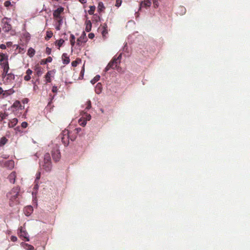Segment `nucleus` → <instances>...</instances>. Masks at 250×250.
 Masks as SVG:
<instances>
[{"mask_svg":"<svg viewBox=\"0 0 250 250\" xmlns=\"http://www.w3.org/2000/svg\"><path fill=\"white\" fill-rule=\"evenodd\" d=\"M20 188L18 187L13 188L7 193L6 196L9 200V206L11 207L20 203Z\"/></svg>","mask_w":250,"mask_h":250,"instance_id":"f257e3e1","label":"nucleus"},{"mask_svg":"<svg viewBox=\"0 0 250 250\" xmlns=\"http://www.w3.org/2000/svg\"><path fill=\"white\" fill-rule=\"evenodd\" d=\"M122 53H120L118 56H114L113 59L108 63L104 69V71L107 72L110 69H114L116 67L118 64L120 62L122 58Z\"/></svg>","mask_w":250,"mask_h":250,"instance_id":"f03ea898","label":"nucleus"},{"mask_svg":"<svg viewBox=\"0 0 250 250\" xmlns=\"http://www.w3.org/2000/svg\"><path fill=\"white\" fill-rule=\"evenodd\" d=\"M42 167L46 172H49L51 169L52 165L51 162V158L50 154L48 153H46L44 156V161Z\"/></svg>","mask_w":250,"mask_h":250,"instance_id":"7ed1b4c3","label":"nucleus"},{"mask_svg":"<svg viewBox=\"0 0 250 250\" xmlns=\"http://www.w3.org/2000/svg\"><path fill=\"white\" fill-rule=\"evenodd\" d=\"M59 137L62 140V143L65 146H67L69 144V130L65 129L62 131L59 135Z\"/></svg>","mask_w":250,"mask_h":250,"instance_id":"20e7f679","label":"nucleus"},{"mask_svg":"<svg viewBox=\"0 0 250 250\" xmlns=\"http://www.w3.org/2000/svg\"><path fill=\"white\" fill-rule=\"evenodd\" d=\"M11 21V19H8L7 18H4L2 19L1 23H2V27L3 30L5 32H8L10 30H11L12 26L10 24V21Z\"/></svg>","mask_w":250,"mask_h":250,"instance_id":"39448f33","label":"nucleus"},{"mask_svg":"<svg viewBox=\"0 0 250 250\" xmlns=\"http://www.w3.org/2000/svg\"><path fill=\"white\" fill-rule=\"evenodd\" d=\"M51 153L53 159L56 162L58 161L61 158V153L58 145H56L53 148Z\"/></svg>","mask_w":250,"mask_h":250,"instance_id":"423d86ee","label":"nucleus"},{"mask_svg":"<svg viewBox=\"0 0 250 250\" xmlns=\"http://www.w3.org/2000/svg\"><path fill=\"white\" fill-rule=\"evenodd\" d=\"M19 235L22 240L24 239L26 241H29V236L23 227H21L19 229Z\"/></svg>","mask_w":250,"mask_h":250,"instance_id":"0eeeda50","label":"nucleus"},{"mask_svg":"<svg viewBox=\"0 0 250 250\" xmlns=\"http://www.w3.org/2000/svg\"><path fill=\"white\" fill-rule=\"evenodd\" d=\"M15 76L13 74L10 73L7 77L3 79V83L8 85L12 83L15 80Z\"/></svg>","mask_w":250,"mask_h":250,"instance_id":"6e6552de","label":"nucleus"},{"mask_svg":"<svg viewBox=\"0 0 250 250\" xmlns=\"http://www.w3.org/2000/svg\"><path fill=\"white\" fill-rule=\"evenodd\" d=\"M63 10H64V8H63V7H62V6H60L57 9L54 10L53 13V16L54 19H58V18L62 17L61 16V14L62 12H63Z\"/></svg>","mask_w":250,"mask_h":250,"instance_id":"1a4fd4ad","label":"nucleus"},{"mask_svg":"<svg viewBox=\"0 0 250 250\" xmlns=\"http://www.w3.org/2000/svg\"><path fill=\"white\" fill-rule=\"evenodd\" d=\"M87 39L85 33L83 31L80 38L77 40V45H80L82 43L86 42Z\"/></svg>","mask_w":250,"mask_h":250,"instance_id":"9d476101","label":"nucleus"},{"mask_svg":"<svg viewBox=\"0 0 250 250\" xmlns=\"http://www.w3.org/2000/svg\"><path fill=\"white\" fill-rule=\"evenodd\" d=\"M63 17L54 19L55 28L59 31L61 29V26L63 23Z\"/></svg>","mask_w":250,"mask_h":250,"instance_id":"9b49d317","label":"nucleus"},{"mask_svg":"<svg viewBox=\"0 0 250 250\" xmlns=\"http://www.w3.org/2000/svg\"><path fill=\"white\" fill-rule=\"evenodd\" d=\"M160 0H153V3L155 8H157L159 6V1ZM151 3V0H144V4L146 6H150Z\"/></svg>","mask_w":250,"mask_h":250,"instance_id":"f8f14e48","label":"nucleus"},{"mask_svg":"<svg viewBox=\"0 0 250 250\" xmlns=\"http://www.w3.org/2000/svg\"><path fill=\"white\" fill-rule=\"evenodd\" d=\"M33 211V207L31 206L26 207L24 209V212L26 216H29Z\"/></svg>","mask_w":250,"mask_h":250,"instance_id":"ddd939ff","label":"nucleus"},{"mask_svg":"<svg viewBox=\"0 0 250 250\" xmlns=\"http://www.w3.org/2000/svg\"><path fill=\"white\" fill-rule=\"evenodd\" d=\"M16 177V172L13 171L9 175L8 179H9V181L11 183L14 184L15 182Z\"/></svg>","mask_w":250,"mask_h":250,"instance_id":"4468645a","label":"nucleus"},{"mask_svg":"<svg viewBox=\"0 0 250 250\" xmlns=\"http://www.w3.org/2000/svg\"><path fill=\"white\" fill-rule=\"evenodd\" d=\"M21 246L26 250H33L34 249L33 246L24 242H21Z\"/></svg>","mask_w":250,"mask_h":250,"instance_id":"2eb2a0df","label":"nucleus"},{"mask_svg":"<svg viewBox=\"0 0 250 250\" xmlns=\"http://www.w3.org/2000/svg\"><path fill=\"white\" fill-rule=\"evenodd\" d=\"M15 92V91L14 90V89L12 88H10L8 90H4V92H3V94L2 95V96L3 97H7L11 95H12V94H13Z\"/></svg>","mask_w":250,"mask_h":250,"instance_id":"dca6fc26","label":"nucleus"},{"mask_svg":"<svg viewBox=\"0 0 250 250\" xmlns=\"http://www.w3.org/2000/svg\"><path fill=\"white\" fill-rule=\"evenodd\" d=\"M62 63L64 64H67L70 62V59L67 56L66 53H63L62 55Z\"/></svg>","mask_w":250,"mask_h":250,"instance_id":"f3484780","label":"nucleus"},{"mask_svg":"<svg viewBox=\"0 0 250 250\" xmlns=\"http://www.w3.org/2000/svg\"><path fill=\"white\" fill-rule=\"evenodd\" d=\"M85 24H86L85 31L87 32H90L91 30V27H92V23H91V21L90 20H87L85 21Z\"/></svg>","mask_w":250,"mask_h":250,"instance_id":"a211bd4d","label":"nucleus"},{"mask_svg":"<svg viewBox=\"0 0 250 250\" xmlns=\"http://www.w3.org/2000/svg\"><path fill=\"white\" fill-rule=\"evenodd\" d=\"M8 55L6 54L0 53V62H4L8 61Z\"/></svg>","mask_w":250,"mask_h":250,"instance_id":"6ab92c4d","label":"nucleus"},{"mask_svg":"<svg viewBox=\"0 0 250 250\" xmlns=\"http://www.w3.org/2000/svg\"><path fill=\"white\" fill-rule=\"evenodd\" d=\"M77 137V134L73 131H69V138L71 141H74Z\"/></svg>","mask_w":250,"mask_h":250,"instance_id":"aec40b11","label":"nucleus"},{"mask_svg":"<svg viewBox=\"0 0 250 250\" xmlns=\"http://www.w3.org/2000/svg\"><path fill=\"white\" fill-rule=\"evenodd\" d=\"M102 84L100 83H98L95 86V92L99 94L102 91Z\"/></svg>","mask_w":250,"mask_h":250,"instance_id":"412c9836","label":"nucleus"},{"mask_svg":"<svg viewBox=\"0 0 250 250\" xmlns=\"http://www.w3.org/2000/svg\"><path fill=\"white\" fill-rule=\"evenodd\" d=\"M51 71H49L47 72V73L45 75L46 83H48L51 82Z\"/></svg>","mask_w":250,"mask_h":250,"instance_id":"4be33fe9","label":"nucleus"},{"mask_svg":"<svg viewBox=\"0 0 250 250\" xmlns=\"http://www.w3.org/2000/svg\"><path fill=\"white\" fill-rule=\"evenodd\" d=\"M52 61V58L51 57H47L46 59L42 60L41 62L42 65H44L47 62H51Z\"/></svg>","mask_w":250,"mask_h":250,"instance_id":"5701e85b","label":"nucleus"},{"mask_svg":"<svg viewBox=\"0 0 250 250\" xmlns=\"http://www.w3.org/2000/svg\"><path fill=\"white\" fill-rule=\"evenodd\" d=\"M5 166L11 169L14 167V163L13 161H8L5 162Z\"/></svg>","mask_w":250,"mask_h":250,"instance_id":"b1692460","label":"nucleus"},{"mask_svg":"<svg viewBox=\"0 0 250 250\" xmlns=\"http://www.w3.org/2000/svg\"><path fill=\"white\" fill-rule=\"evenodd\" d=\"M0 65L3 70L4 69H9L8 61L4 62H1Z\"/></svg>","mask_w":250,"mask_h":250,"instance_id":"393cba45","label":"nucleus"},{"mask_svg":"<svg viewBox=\"0 0 250 250\" xmlns=\"http://www.w3.org/2000/svg\"><path fill=\"white\" fill-rule=\"evenodd\" d=\"M35 51L33 48L30 47L28 49L27 54L30 57H32L35 55Z\"/></svg>","mask_w":250,"mask_h":250,"instance_id":"a878e982","label":"nucleus"},{"mask_svg":"<svg viewBox=\"0 0 250 250\" xmlns=\"http://www.w3.org/2000/svg\"><path fill=\"white\" fill-rule=\"evenodd\" d=\"M104 8V5L102 2H99L98 6V10L99 12L103 11Z\"/></svg>","mask_w":250,"mask_h":250,"instance_id":"bb28decb","label":"nucleus"},{"mask_svg":"<svg viewBox=\"0 0 250 250\" xmlns=\"http://www.w3.org/2000/svg\"><path fill=\"white\" fill-rule=\"evenodd\" d=\"M8 140L5 137L1 138L0 140V146H4L7 142Z\"/></svg>","mask_w":250,"mask_h":250,"instance_id":"cd10ccee","label":"nucleus"},{"mask_svg":"<svg viewBox=\"0 0 250 250\" xmlns=\"http://www.w3.org/2000/svg\"><path fill=\"white\" fill-rule=\"evenodd\" d=\"M100 78V76L99 75H96L93 79L90 81V83L94 84L97 82H98Z\"/></svg>","mask_w":250,"mask_h":250,"instance_id":"c85d7f7f","label":"nucleus"},{"mask_svg":"<svg viewBox=\"0 0 250 250\" xmlns=\"http://www.w3.org/2000/svg\"><path fill=\"white\" fill-rule=\"evenodd\" d=\"M84 120L89 121L91 119V115L89 114L84 113V115H83L82 117Z\"/></svg>","mask_w":250,"mask_h":250,"instance_id":"c756f323","label":"nucleus"},{"mask_svg":"<svg viewBox=\"0 0 250 250\" xmlns=\"http://www.w3.org/2000/svg\"><path fill=\"white\" fill-rule=\"evenodd\" d=\"M86 120H84L83 118L79 120V124L82 126H84L86 124Z\"/></svg>","mask_w":250,"mask_h":250,"instance_id":"7c9ffc66","label":"nucleus"},{"mask_svg":"<svg viewBox=\"0 0 250 250\" xmlns=\"http://www.w3.org/2000/svg\"><path fill=\"white\" fill-rule=\"evenodd\" d=\"M95 6L94 5H91L89 6V10H88V12L89 15H93L95 10Z\"/></svg>","mask_w":250,"mask_h":250,"instance_id":"2f4dec72","label":"nucleus"},{"mask_svg":"<svg viewBox=\"0 0 250 250\" xmlns=\"http://www.w3.org/2000/svg\"><path fill=\"white\" fill-rule=\"evenodd\" d=\"M64 42V41L62 39L56 41V43L59 48L63 44Z\"/></svg>","mask_w":250,"mask_h":250,"instance_id":"473e14b6","label":"nucleus"},{"mask_svg":"<svg viewBox=\"0 0 250 250\" xmlns=\"http://www.w3.org/2000/svg\"><path fill=\"white\" fill-rule=\"evenodd\" d=\"M8 116V114L6 113L0 112V121H2Z\"/></svg>","mask_w":250,"mask_h":250,"instance_id":"72a5a7b5","label":"nucleus"},{"mask_svg":"<svg viewBox=\"0 0 250 250\" xmlns=\"http://www.w3.org/2000/svg\"><path fill=\"white\" fill-rule=\"evenodd\" d=\"M70 43H71V45L73 46L75 43V37L74 36V35L73 34H71V36H70Z\"/></svg>","mask_w":250,"mask_h":250,"instance_id":"f704fd0d","label":"nucleus"},{"mask_svg":"<svg viewBox=\"0 0 250 250\" xmlns=\"http://www.w3.org/2000/svg\"><path fill=\"white\" fill-rule=\"evenodd\" d=\"M53 36V33L51 31H47L46 36L45 37V40H48L50 39Z\"/></svg>","mask_w":250,"mask_h":250,"instance_id":"c9c22d12","label":"nucleus"},{"mask_svg":"<svg viewBox=\"0 0 250 250\" xmlns=\"http://www.w3.org/2000/svg\"><path fill=\"white\" fill-rule=\"evenodd\" d=\"M9 71V69H3V72L1 74V76L2 79L4 78L5 77H7L9 73H8V72Z\"/></svg>","mask_w":250,"mask_h":250,"instance_id":"e433bc0d","label":"nucleus"},{"mask_svg":"<svg viewBox=\"0 0 250 250\" xmlns=\"http://www.w3.org/2000/svg\"><path fill=\"white\" fill-rule=\"evenodd\" d=\"M179 9H180V11L179 12V14L180 15H183L186 13V8L183 6H181L179 7Z\"/></svg>","mask_w":250,"mask_h":250,"instance_id":"4c0bfd02","label":"nucleus"},{"mask_svg":"<svg viewBox=\"0 0 250 250\" xmlns=\"http://www.w3.org/2000/svg\"><path fill=\"white\" fill-rule=\"evenodd\" d=\"M11 124L13 126L16 125L18 122V120L17 118H14L11 121Z\"/></svg>","mask_w":250,"mask_h":250,"instance_id":"58836bf2","label":"nucleus"},{"mask_svg":"<svg viewBox=\"0 0 250 250\" xmlns=\"http://www.w3.org/2000/svg\"><path fill=\"white\" fill-rule=\"evenodd\" d=\"M40 177H41V172L38 171L36 174V179H35V181H36V182H37V181L38 182V181L40 179Z\"/></svg>","mask_w":250,"mask_h":250,"instance_id":"ea45409f","label":"nucleus"},{"mask_svg":"<svg viewBox=\"0 0 250 250\" xmlns=\"http://www.w3.org/2000/svg\"><path fill=\"white\" fill-rule=\"evenodd\" d=\"M91 107V102L90 101H88L86 102V106L85 107V109L88 110Z\"/></svg>","mask_w":250,"mask_h":250,"instance_id":"a19ab883","label":"nucleus"},{"mask_svg":"<svg viewBox=\"0 0 250 250\" xmlns=\"http://www.w3.org/2000/svg\"><path fill=\"white\" fill-rule=\"evenodd\" d=\"M122 2V0H116L115 6L117 7H120L121 5Z\"/></svg>","mask_w":250,"mask_h":250,"instance_id":"79ce46f5","label":"nucleus"},{"mask_svg":"<svg viewBox=\"0 0 250 250\" xmlns=\"http://www.w3.org/2000/svg\"><path fill=\"white\" fill-rule=\"evenodd\" d=\"M27 125L28 124L26 122H23L21 124V126L23 128H26L27 126Z\"/></svg>","mask_w":250,"mask_h":250,"instance_id":"37998d69","label":"nucleus"},{"mask_svg":"<svg viewBox=\"0 0 250 250\" xmlns=\"http://www.w3.org/2000/svg\"><path fill=\"white\" fill-rule=\"evenodd\" d=\"M82 130V129L80 127H78V128H76L73 131L76 134H77L79 132H80Z\"/></svg>","mask_w":250,"mask_h":250,"instance_id":"c03bdc74","label":"nucleus"},{"mask_svg":"<svg viewBox=\"0 0 250 250\" xmlns=\"http://www.w3.org/2000/svg\"><path fill=\"white\" fill-rule=\"evenodd\" d=\"M11 3L10 1L7 0L4 2V5L5 7H8V6H9L11 5Z\"/></svg>","mask_w":250,"mask_h":250,"instance_id":"a18cd8bd","label":"nucleus"},{"mask_svg":"<svg viewBox=\"0 0 250 250\" xmlns=\"http://www.w3.org/2000/svg\"><path fill=\"white\" fill-rule=\"evenodd\" d=\"M31 77L30 75H26L24 77V79L26 81H28L30 80Z\"/></svg>","mask_w":250,"mask_h":250,"instance_id":"49530a36","label":"nucleus"},{"mask_svg":"<svg viewBox=\"0 0 250 250\" xmlns=\"http://www.w3.org/2000/svg\"><path fill=\"white\" fill-rule=\"evenodd\" d=\"M78 63V62L77 61H74L72 62L71 65L73 67H76Z\"/></svg>","mask_w":250,"mask_h":250,"instance_id":"de8ad7c7","label":"nucleus"},{"mask_svg":"<svg viewBox=\"0 0 250 250\" xmlns=\"http://www.w3.org/2000/svg\"><path fill=\"white\" fill-rule=\"evenodd\" d=\"M10 239L13 242H16L17 240V237L15 236H12L10 238Z\"/></svg>","mask_w":250,"mask_h":250,"instance_id":"09e8293b","label":"nucleus"},{"mask_svg":"<svg viewBox=\"0 0 250 250\" xmlns=\"http://www.w3.org/2000/svg\"><path fill=\"white\" fill-rule=\"evenodd\" d=\"M51 49L49 47H46V53L47 54L49 55L51 54Z\"/></svg>","mask_w":250,"mask_h":250,"instance_id":"8fccbe9b","label":"nucleus"},{"mask_svg":"<svg viewBox=\"0 0 250 250\" xmlns=\"http://www.w3.org/2000/svg\"><path fill=\"white\" fill-rule=\"evenodd\" d=\"M32 73V71L30 69H28L26 70V74L28 75H31Z\"/></svg>","mask_w":250,"mask_h":250,"instance_id":"3c124183","label":"nucleus"},{"mask_svg":"<svg viewBox=\"0 0 250 250\" xmlns=\"http://www.w3.org/2000/svg\"><path fill=\"white\" fill-rule=\"evenodd\" d=\"M95 35L93 33H90L88 34V38L90 39H92L94 38Z\"/></svg>","mask_w":250,"mask_h":250,"instance_id":"603ef678","label":"nucleus"},{"mask_svg":"<svg viewBox=\"0 0 250 250\" xmlns=\"http://www.w3.org/2000/svg\"><path fill=\"white\" fill-rule=\"evenodd\" d=\"M107 33V29H104L102 31V35L103 37L105 36V35Z\"/></svg>","mask_w":250,"mask_h":250,"instance_id":"864d4df0","label":"nucleus"},{"mask_svg":"<svg viewBox=\"0 0 250 250\" xmlns=\"http://www.w3.org/2000/svg\"><path fill=\"white\" fill-rule=\"evenodd\" d=\"M58 88L56 86H53L52 89V91L53 92L55 93L57 91Z\"/></svg>","mask_w":250,"mask_h":250,"instance_id":"5fc2aeb1","label":"nucleus"},{"mask_svg":"<svg viewBox=\"0 0 250 250\" xmlns=\"http://www.w3.org/2000/svg\"><path fill=\"white\" fill-rule=\"evenodd\" d=\"M42 71H41V69L38 70L37 71V75H38L39 77V76H41V75H42Z\"/></svg>","mask_w":250,"mask_h":250,"instance_id":"6e6d98bb","label":"nucleus"},{"mask_svg":"<svg viewBox=\"0 0 250 250\" xmlns=\"http://www.w3.org/2000/svg\"><path fill=\"white\" fill-rule=\"evenodd\" d=\"M35 186H34V188L35 189H38V188H39V182L37 181V182H36V181H35Z\"/></svg>","mask_w":250,"mask_h":250,"instance_id":"4d7b16f0","label":"nucleus"},{"mask_svg":"<svg viewBox=\"0 0 250 250\" xmlns=\"http://www.w3.org/2000/svg\"><path fill=\"white\" fill-rule=\"evenodd\" d=\"M6 47V46L4 44H0V48L1 49H5Z\"/></svg>","mask_w":250,"mask_h":250,"instance_id":"13d9d810","label":"nucleus"},{"mask_svg":"<svg viewBox=\"0 0 250 250\" xmlns=\"http://www.w3.org/2000/svg\"><path fill=\"white\" fill-rule=\"evenodd\" d=\"M21 104L20 103V102L18 101V102H15L14 104V105L15 106H17L18 105H20Z\"/></svg>","mask_w":250,"mask_h":250,"instance_id":"bf43d9fd","label":"nucleus"},{"mask_svg":"<svg viewBox=\"0 0 250 250\" xmlns=\"http://www.w3.org/2000/svg\"><path fill=\"white\" fill-rule=\"evenodd\" d=\"M79 1L83 4L87 2V0H79Z\"/></svg>","mask_w":250,"mask_h":250,"instance_id":"052dcab7","label":"nucleus"},{"mask_svg":"<svg viewBox=\"0 0 250 250\" xmlns=\"http://www.w3.org/2000/svg\"><path fill=\"white\" fill-rule=\"evenodd\" d=\"M3 92H4V90L1 87H0V95H2L3 94Z\"/></svg>","mask_w":250,"mask_h":250,"instance_id":"680f3d73","label":"nucleus"},{"mask_svg":"<svg viewBox=\"0 0 250 250\" xmlns=\"http://www.w3.org/2000/svg\"><path fill=\"white\" fill-rule=\"evenodd\" d=\"M12 43L11 42H8L6 43V45L7 46H10L12 45Z\"/></svg>","mask_w":250,"mask_h":250,"instance_id":"e2e57ef3","label":"nucleus"},{"mask_svg":"<svg viewBox=\"0 0 250 250\" xmlns=\"http://www.w3.org/2000/svg\"><path fill=\"white\" fill-rule=\"evenodd\" d=\"M103 27H104V29H107V24L105 23V24H104V25Z\"/></svg>","mask_w":250,"mask_h":250,"instance_id":"0e129e2a","label":"nucleus"},{"mask_svg":"<svg viewBox=\"0 0 250 250\" xmlns=\"http://www.w3.org/2000/svg\"><path fill=\"white\" fill-rule=\"evenodd\" d=\"M83 72H84V69H83V70H82L81 73L83 74Z\"/></svg>","mask_w":250,"mask_h":250,"instance_id":"69168bd1","label":"nucleus"},{"mask_svg":"<svg viewBox=\"0 0 250 250\" xmlns=\"http://www.w3.org/2000/svg\"><path fill=\"white\" fill-rule=\"evenodd\" d=\"M100 110H101V111H102V113H104V110L103 109L101 108Z\"/></svg>","mask_w":250,"mask_h":250,"instance_id":"338daca9","label":"nucleus"},{"mask_svg":"<svg viewBox=\"0 0 250 250\" xmlns=\"http://www.w3.org/2000/svg\"><path fill=\"white\" fill-rule=\"evenodd\" d=\"M27 101V99H25V102H26Z\"/></svg>","mask_w":250,"mask_h":250,"instance_id":"774afa93","label":"nucleus"}]
</instances>
